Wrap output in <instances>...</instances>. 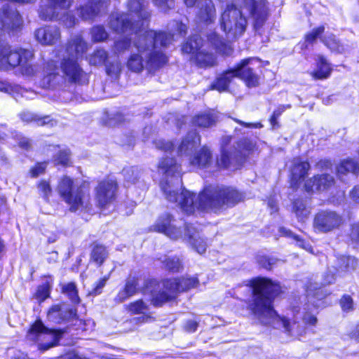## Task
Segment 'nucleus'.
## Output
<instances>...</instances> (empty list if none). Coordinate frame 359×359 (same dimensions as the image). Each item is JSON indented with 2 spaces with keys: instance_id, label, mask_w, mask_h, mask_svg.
I'll list each match as a JSON object with an SVG mask.
<instances>
[{
  "instance_id": "1",
  "label": "nucleus",
  "mask_w": 359,
  "mask_h": 359,
  "mask_svg": "<svg viewBox=\"0 0 359 359\" xmlns=\"http://www.w3.org/2000/svg\"><path fill=\"white\" fill-rule=\"evenodd\" d=\"M158 169L165 173V179L161 182V188L167 200L177 203L187 214L194 212L196 209L220 212L228 208L234 206L241 201L243 196L231 187L210 186L197 196L187 190L183 189L178 194V187L181 184L180 166L172 158L162 160Z\"/></svg>"
},
{
  "instance_id": "2",
  "label": "nucleus",
  "mask_w": 359,
  "mask_h": 359,
  "mask_svg": "<svg viewBox=\"0 0 359 359\" xmlns=\"http://www.w3.org/2000/svg\"><path fill=\"white\" fill-rule=\"evenodd\" d=\"M172 39L170 34L154 30L145 31L143 34L134 37L132 47L137 53L132 50L127 62L128 68L137 73L144 69L149 72L156 71L167 62L163 49L171 43Z\"/></svg>"
},
{
  "instance_id": "3",
  "label": "nucleus",
  "mask_w": 359,
  "mask_h": 359,
  "mask_svg": "<svg viewBox=\"0 0 359 359\" xmlns=\"http://www.w3.org/2000/svg\"><path fill=\"white\" fill-rule=\"evenodd\" d=\"M253 20L254 29L258 31L265 23L268 15V6L265 0H236L227 4L222 13L219 22L221 29L229 39L241 36L248 26L247 16Z\"/></svg>"
},
{
  "instance_id": "4",
  "label": "nucleus",
  "mask_w": 359,
  "mask_h": 359,
  "mask_svg": "<svg viewBox=\"0 0 359 359\" xmlns=\"http://www.w3.org/2000/svg\"><path fill=\"white\" fill-rule=\"evenodd\" d=\"M252 299L249 304L250 309L264 324H271L278 319L285 331L294 334L296 323L292 324L285 318H280L273 307V301L282 292L278 283L266 278L259 277L251 280Z\"/></svg>"
},
{
  "instance_id": "5",
  "label": "nucleus",
  "mask_w": 359,
  "mask_h": 359,
  "mask_svg": "<svg viewBox=\"0 0 359 359\" xmlns=\"http://www.w3.org/2000/svg\"><path fill=\"white\" fill-rule=\"evenodd\" d=\"M87 48V43L80 35L72 36L68 41L62 55L60 68L65 79L69 83L79 85L88 83V75L79 63Z\"/></svg>"
},
{
  "instance_id": "6",
  "label": "nucleus",
  "mask_w": 359,
  "mask_h": 359,
  "mask_svg": "<svg viewBox=\"0 0 359 359\" xmlns=\"http://www.w3.org/2000/svg\"><path fill=\"white\" fill-rule=\"evenodd\" d=\"M57 191L62 200L69 206L70 211L76 212L90 208L88 183L83 182L81 184H78L69 177L64 176L58 182Z\"/></svg>"
},
{
  "instance_id": "7",
  "label": "nucleus",
  "mask_w": 359,
  "mask_h": 359,
  "mask_svg": "<svg viewBox=\"0 0 359 359\" xmlns=\"http://www.w3.org/2000/svg\"><path fill=\"white\" fill-rule=\"evenodd\" d=\"M33 53L23 48H11L6 43L0 50V69L6 71L19 67L21 73L27 76L34 75L37 71L36 65L32 63Z\"/></svg>"
},
{
  "instance_id": "8",
  "label": "nucleus",
  "mask_w": 359,
  "mask_h": 359,
  "mask_svg": "<svg viewBox=\"0 0 359 359\" xmlns=\"http://www.w3.org/2000/svg\"><path fill=\"white\" fill-rule=\"evenodd\" d=\"M255 61L254 58L242 60L234 69H229L219 75L212 84V89L224 91L227 89L231 79L234 77L241 78L248 87H255L259 83V77L249 65Z\"/></svg>"
},
{
  "instance_id": "9",
  "label": "nucleus",
  "mask_w": 359,
  "mask_h": 359,
  "mask_svg": "<svg viewBox=\"0 0 359 359\" xmlns=\"http://www.w3.org/2000/svg\"><path fill=\"white\" fill-rule=\"evenodd\" d=\"M73 0H47L46 5H41L39 11V18L43 20L61 21L67 28L74 27L78 20L67 13Z\"/></svg>"
},
{
  "instance_id": "10",
  "label": "nucleus",
  "mask_w": 359,
  "mask_h": 359,
  "mask_svg": "<svg viewBox=\"0 0 359 359\" xmlns=\"http://www.w3.org/2000/svg\"><path fill=\"white\" fill-rule=\"evenodd\" d=\"M112 13L109 18V27L116 33L126 34H143V31L148 26V20H142L137 17L134 13Z\"/></svg>"
},
{
  "instance_id": "11",
  "label": "nucleus",
  "mask_w": 359,
  "mask_h": 359,
  "mask_svg": "<svg viewBox=\"0 0 359 359\" xmlns=\"http://www.w3.org/2000/svg\"><path fill=\"white\" fill-rule=\"evenodd\" d=\"M230 140V137H225L222 140L221 156L217 160V163L219 167L229 168L242 163L247 152L252 149L254 147L250 140L243 139L237 142L236 147L227 148L225 145H227Z\"/></svg>"
},
{
  "instance_id": "12",
  "label": "nucleus",
  "mask_w": 359,
  "mask_h": 359,
  "mask_svg": "<svg viewBox=\"0 0 359 359\" xmlns=\"http://www.w3.org/2000/svg\"><path fill=\"white\" fill-rule=\"evenodd\" d=\"M62 334V332L61 330H50L46 327L39 320L31 326L27 332V338L32 341H46V343L39 344L40 350L46 351L57 344Z\"/></svg>"
},
{
  "instance_id": "13",
  "label": "nucleus",
  "mask_w": 359,
  "mask_h": 359,
  "mask_svg": "<svg viewBox=\"0 0 359 359\" xmlns=\"http://www.w3.org/2000/svg\"><path fill=\"white\" fill-rule=\"evenodd\" d=\"M342 216L332 210H322L314 216L313 228L315 232L326 233L334 231L343 224Z\"/></svg>"
},
{
  "instance_id": "14",
  "label": "nucleus",
  "mask_w": 359,
  "mask_h": 359,
  "mask_svg": "<svg viewBox=\"0 0 359 359\" xmlns=\"http://www.w3.org/2000/svg\"><path fill=\"white\" fill-rule=\"evenodd\" d=\"M0 23L4 29L14 32L22 26V19L16 8L6 4L0 9Z\"/></svg>"
},
{
  "instance_id": "15",
  "label": "nucleus",
  "mask_w": 359,
  "mask_h": 359,
  "mask_svg": "<svg viewBox=\"0 0 359 359\" xmlns=\"http://www.w3.org/2000/svg\"><path fill=\"white\" fill-rule=\"evenodd\" d=\"M175 222L171 215L165 213L157 219L154 229L156 231L163 233L170 239L177 240L182 237V232Z\"/></svg>"
},
{
  "instance_id": "16",
  "label": "nucleus",
  "mask_w": 359,
  "mask_h": 359,
  "mask_svg": "<svg viewBox=\"0 0 359 359\" xmlns=\"http://www.w3.org/2000/svg\"><path fill=\"white\" fill-rule=\"evenodd\" d=\"M107 6V0H88L77 8V13L83 20H92Z\"/></svg>"
},
{
  "instance_id": "17",
  "label": "nucleus",
  "mask_w": 359,
  "mask_h": 359,
  "mask_svg": "<svg viewBox=\"0 0 359 359\" xmlns=\"http://www.w3.org/2000/svg\"><path fill=\"white\" fill-rule=\"evenodd\" d=\"M117 184L113 180H106L99 183L96 188V200L100 207L111 203L115 198Z\"/></svg>"
},
{
  "instance_id": "18",
  "label": "nucleus",
  "mask_w": 359,
  "mask_h": 359,
  "mask_svg": "<svg viewBox=\"0 0 359 359\" xmlns=\"http://www.w3.org/2000/svg\"><path fill=\"white\" fill-rule=\"evenodd\" d=\"M309 169L310 165L307 161H302L299 158H294L290 167L291 187L297 189L307 175Z\"/></svg>"
},
{
  "instance_id": "19",
  "label": "nucleus",
  "mask_w": 359,
  "mask_h": 359,
  "mask_svg": "<svg viewBox=\"0 0 359 359\" xmlns=\"http://www.w3.org/2000/svg\"><path fill=\"white\" fill-rule=\"evenodd\" d=\"M76 316V309L65 304L54 305L48 312V320L55 323L68 321Z\"/></svg>"
},
{
  "instance_id": "20",
  "label": "nucleus",
  "mask_w": 359,
  "mask_h": 359,
  "mask_svg": "<svg viewBox=\"0 0 359 359\" xmlns=\"http://www.w3.org/2000/svg\"><path fill=\"white\" fill-rule=\"evenodd\" d=\"M196 18L205 24L213 23L216 19V8L212 0H199L196 5Z\"/></svg>"
},
{
  "instance_id": "21",
  "label": "nucleus",
  "mask_w": 359,
  "mask_h": 359,
  "mask_svg": "<svg viewBox=\"0 0 359 359\" xmlns=\"http://www.w3.org/2000/svg\"><path fill=\"white\" fill-rule=\"evenodd\" d=\"M36 41L42 45H53L60 39V29L56 26L40 27L34 33Z\"/></svg>"
},
{
  "instance_id": "22",
  "label": "nucleus",
  "mask_w": 359,
  "mask_h": 359,
  "mask_svg": "<svg viewBox=\"0 0 359 359\" xmlns=\"http://www.w3.org/2000/svg\"><path fill=\"white\" fill-rule=\"evenodd\" d=\"M334 183V177L328 174L318 175L307 180L304 184L307 192L324 191L330 188Z\"/></svg>"
},
{
  "instance_id": "23",
  "label": "nucleus",
  "mask_w": 359,
  "mask_h": 359,
  "mask_svg": "<svg viewBox=\"0 0 359 359\" xmlns=\"http://www.w3.org/2000/svg\"><path fill=\"white\" fill-rule=\"evenodd\" d=\"M201 144V137L196 131L189 132L180 144L177 153L182 156H192L196 149Z\"/></svg>"
},
{
  "instance_id": "24",
  "label": "nucleus",
  "mask_w": 359,
  "mask_h": 359,
  "mask_svg": "<svg viewBox=\"0 0 359 359\" xmlns=\"http://www.w3.org/2000/svg\"><path fill=\"white\" fill-rule=\"evenodd\" d=\"M198 284V280L196 277L169 279L163 282L165 287L175 294L195 287Z\"/></svg>"
},
{
  "instance_id": "25",
  "label": "nucleus",
  "mask_w": 359,
  "mask_h": 359,
  "mask_svg": "<svg viewBox=\"0 0 359 359\" xmlns=\"http://www.w3.org/2000/svg\"><path fill=\"white\" fill-rule=\"evenodd\" d=\"M184 238L189 239V243L199 254H203L207 248L206 242L201 238L196 228L192 225H187L185 227Z\"/></svg>"
},
{
  "instance_id": "26",
  "label": "nucleus",
  "mask_w": 359,
  "mask_h": 359,
  "mask_svg": "<svg viewBox=\"0 0 359 359\" xmlns=\"http://www.w3.org/2000/svg\"><path fill=\"white\" fill-rule=\"evenodd\" d=\"M212 159L211 151L208 147H203L200 151L195 152L194 156L189 158V163L193 166L205 168L211 164Z\"/></svg>"
},
{
  "instance_id": "27",
  "label": "nucleus",
  "mask_w": 359,
  "mask_h": 359,
  "mask_svg": "<svg viewBox=\"0 0 359 359\" xmlns=\"http://www.w3.org/2000/svg\"><path fill=\"white\" fill-rule=\"evenodd\" d=\"M330 64L323 55H318L316 59V68L311 72V75L315 80H323L327 79L332 72Z\"/></svg>"
},
{
  "instance_id": "28",
  "label": "nucleus",
  "mask_w": 359,
  "mask_h": 359,
  "mask_svg": "<svg viewBox=\"0 0 359 359\" xmlns=\"http://www.w3.org/2000/svg\"><path fill=\"white\" fill-rule=\"evenodd\" d=\"M357 266L358 262L354 257L342 256L337 259L336 266H333V268L337 276H342L346 273L354 271Z\"/></svg>"
},
{
  "instance_id": "29",
  "label": "nucleus",
  "mask_w": 359,
  "mask_h": 359,
  "mask_svg": "<svg viewBox=\"0 0 359 359\" xmlns=\"http://www.w3.org/2000/svg\"><path fill=\"white\" fill-rule=\"evenodd\" d=\"M148 3L144 0H130L128 4V11L134 13L142 20H149L151 13L148 10Z\"/></svg>"
},
{
  "instance_id": "30",
  "label": "nucleus",
  "mask_w": 359,
  "mask_h": 359,
  "mask_svg": "<svg viewBox=\"0 0 359 359\" xmlns=\"http://www.w3.org/2000/svg\"><path fill=\"white\" fill-rule=\"evenodd\" d=\"M338 177L344 180V177L351 173L357 175L359 172V164L351 158L342 161L337 168Z\"/></svg>"
},
{
  "instance_id": "31",
  "label": "nucleus",
  "mask_w": 359,
  "mask_h": 359,
  "mask_svg": "<svg viewBox=\"0 0 359 359\" xmlns=\"http://www.w3.org/2000/svg\"><path fill=\"white\" fill-rule=\"evenodd\" d=\"M192 60L201 68L210 67L215 65L216 58L215 55L207 51L204 48L198 51Z\"/></svg>"
},
{
  "instance_id": "32",
  "label": "nucleus",
  "mask_w": 359,
  "mask_h": 359,
  "mask_svg": "<svg viewBox=\"0 0 359 359\" xmlns=\"http://www.w3.org/2000/svg\"><path fill=\"white\" fill-rule=\"evenodd\" d=\"M203 48L201 37L198 34H194L182 46V50L185 53L191 54L192 57H194L196 53Z\"/></svg>"
},
{
  "instance_id": "33",
  "label": "nucleus",
  "mask_w": 359,
  "mask_h": 359,
  "mask_svg": "<svg viewBox=\"0 0 359 359\" xmlns=\"http://www.w3.org/2000/svg\"><path fill=\"white\" fill-rule=\"evenodd\" d=\"M217 120V114L213 111H208L200 114L193 118V123L203 128H208L214 126Z\"/></svg>"
},
{
  "instance_id": "34",
  "label": "nucleus",
  "mask_w": 359,
  "mask_h": 359,
  "mask_svg": "<svg viewBox=\"0 0 359 359\" xmlns=\"http://www.w3.org/2000/svg\"><path fill=\"white\" fill-rule=\"evenodd\" d=\"M320 41L331 51L337 53L344 52V46L333 34H327L320 38Z\"/></svg>"
},
{
  "instance_id": "35",
  "label": "nucleus",
  "mask_w": 359,
  "mask_h": 359,
  "mask_svg": "<svg viewBox=\"0 0 359 359\" xmlns=\"http://www.w3.org/2000/svg\"><path fill=\"white\" fill-rule=\"evenodd\" d=\"M108 58V53L103 48H97L87 57L89 64L94 66H99L105 64Z\"/></svg>"
},
{
  "instance_id": "36",
  "label": "nucleus",
  "mask_w": 359,
  "mask_h": 359,
  "mask_svg": "<svg viewBox=\"0 0 359 359\" xmlns=\"http://www.w3.org/2000/svg\"><path fill=\"white\" fill-rule=\"evenodd\" d=\"M20 118L22 121L27 123L35 122L38 126H44L49 123L53 125V120L50 118V116H46L43 117H39L37 115L29 111H24L21 113Z\"/></svg>"
},
{
  "instance_id": "37",
  "label": "nucleus",
  "mask_w": 359,
  "mask_h": 359,
  "mask_svg": "<svg viewBox=\"0 0 359 359\" xmlns=\"http://www.w3.org/2000/svg\"><path fill=\"white\" fill-rule=\"evenodd\" d=\"M91 259L100 266L108 257V252L104 245L95 244L90 254Z\"/></svg>"
},
{
  "instance_id": "38",
  "label": "nucleus",
  "mask_w": 359,
  "mask_h": 359,
  "mask_svg": "<svg viewBox=\"0 0 359 359\" xmlns=\"http://www.w3.org/2000/svg\"><path fill=\"white\" fill-rule=\"evenodd\" d=\"M163 287H165L163 285ZM165 290L158 294H153L151 302L156 306H160L163 303L175 297V292H172L169 289L164 287Z\"/></svg>"
},
{
  "instance_id": "39",
  "label": "nucleus",
  "mask_w": 359,
  "mask_h": 359,
  "mask_svg": "<svg viewBox=\"0 0 359 359\" xmlns=\"http://www.w3.org/2000/svg\"><path fill=\"white\" fill-rule=\"evenodd\" d=\"M62 292L66 294L72 302L79 304L80 298L78 294V290L74 283L71 282L62 285Z\"/></svg>"
},
{
  "instance_id": "40",
  "label": "nucleus",
  "mask_w": 359,
  "mask_h": 359,
  "mask_svg": "<svg viewBox=\"0 0 359 359\" xmlns=\"http://www.w3.org/2000/svg\"><path fill=\"white\" fill-rule=\"evenodd\" d=\"M325 31L324 26L313 29L310 32L307 33L304 36V42L302 44V48H307L309 44H313L318 38H321L322 34Z\"/></svg>"
},
{
  "instance_id": "41",
  "label": "nucleus",
  "mask_w": 359,
  "mask_h": 359,
  "mask_svg": "<svg viewBox=\"0 0 359 359\" xmlns=\"http://www.w3.org/2000/svg\"><path fill=\"white\" fill-rule=\"evenodd\" d=\"M279 232L284 236L293 238L296 241L297 245L298 246L306 250V251L312 252V247L309 243L301 239L298 236L294 234L290 230L287 229L285 227H280L279 229Z\"/></svg>"
},
{
  "instance_id": "42",
  "label": "nucleus",
  "mask_w": 359,
  "mask_h": 359,
  "mask_svg": "<svg viewBox=\"0 0 359 359\" xmlns=\"http://www.w3.org/2000/svg\"><path fill=\"white\" fill-rule=\"evenodd\" d=\"M162 263L167 270L173 273L179 272L183 267L181 260L177 257H165Z\"/></svg>"
},
{
  "instance_id": "43",
  "label": "nucleus",
  "mask_w": 359,
  "mask_h": 359,
  "mask_svg": "<svg viewBox=\"0 0 359 359\" xmlns=\"http://www.w3.org/2000/svg\"><path fill=\"white\" fill-rule=\"evenodd\" d=\"M91 39L93 42H102L107 40L109 34L102 25L94 26L90 29Z\"/></svg>"
},
{
  "instance_id": "44",
  "label": "nucleus",
  "mask_w": 359,
  "mask_h": 359,
  "mask_svg": "<svg viewBox=\"0 0 359 359\" xmlns=\"http://www.w3.org/2000/svg\"><path fill=\"white\" fill-rule=\"evenodd\" d=\"M123 175L128 184H135L140 177V170L136 167L124 168Z\"/></svg>"
},
{
  "instance_id": "45",
  "label": "nucleus",
  "mask_w": 359,
  "mask_h": 359,
  "mask_svg": "<svg viewBox=\"0 0 359 359\" xmlns=\"http://www.w3.org/2000/svg\"><path fill=\"white\" fill-rule=\"evenodd\" d=\"M293 210L299 220H304L309 214V210L306 208L304 201L302 199H297L294 202Z\"/></svg>"
},
{
  "instance_id": "46",
  "label": "nucleus",
  "mask_w": 359,
  "mask_h": 359,
  "mask_svg": "<svg viewBox=\"0 0 359 359\" xmlns=\"http://www.w3.org/2000/svg\"><path fill=\"white\" fill-rule=\"evenodd\" d=\"M60 76L57 73L55 72V69H50V72L47 73L41 80V86L43 88H51L55 86Z\"/></svg>"
},
{
  "instance_id": "47",
  "label": "nucleus",
  "mask_w": 359,
  "mask_h": 359,
  "mask_svg": "<svg viewBox=\"0 0 359 359\" xmlns=\"http://www.w3.org/2000/svg\"><path fill=\"white\" fill-rule=\"evenodd\" d=\"M279 260L274 257H270L264 255H258L257 257V263L263 268L270 270Z\"/></svg>"
},
{
  "instance_id": "48",
  "label": "nucleus",
  "mask_w": 359,
  "mask_h": 359,
  "mask_svg": "<svg viewBox=\"0 0 359 359\" xmlns=\"http://www.w3.org/2000/svg\"><path fill=\"white\" fill-rule=\"evenodd\" d=\"M56 164L67 166L70 163V151L69 149H62L55 156Z\"/></svg>"
},
{
  "instance_id": "49",
  "label": "nucleus",
  "mask_w": 359,
  "mask_h": 359,
  "mask_svg": "<svg viewBox=\"0 0 359 359\" xmlns=\"http://www.w3.org/2000/svg\"><path fill=\"white\" fill-rule=\"evenodd\" d=\"M131 47V39L123 37L114 43V51L116 53H123Z\"/></svg>"
},
{
  "instance_id": "50",
  "label": "nucleus",
  "mask_w": 359,
  "mask_h": 359,
  "mask_svg": "<svg viewBox=\"0 0 359 359\" xmlns=\"http://www.w3.org/2000/svg\"><path fill=\"white\" fill-rule=\"evenodd\" d=\"M152 2L155 6L164 13L172 9L175 6L174 0H152Z\"/></svg>"
},
{
  "instance_id": "51",
  "label": "nucleus",
  "mask_w": 359,
  "mask_h": 359,
  "mask_svg": "<svg viewBox=\"0 0 359 359\" xmlns=\"http://www.w3.org/2000/svg\"><path fill=\"white\" fill-rule=\"evenodd\" d=\"M128 308L129 311L133 313H144L147 310V306L142 300L130 303Z\"/></svg>"
},
{
  "instance_id": "52",
  "label": "nucleus",
  "mask_w": 359,
  "mask_h": 359,
  "mask_svg": "<svg viewBox=\"0 0 359 359\" xmlns=\"http://www.w3.org/2000/svg\"><path fill=\"white\" fill-rule=\"evenodd\" d=\"M208 39L209 42L219 51L222 50V47L225 45V41L223 38L215 32L210 34L208 36Z\"/></svg>"
},
{
  "instance_id": "53",
  "label": "nucleus",
  "mask_w": 359,
  "mask_h": 359,
  "mask_svg": "<svg viewBox=\"0 0 359 359\" xmlns=\"http://www.w3.org/2000/svg\"><path fill=\"white\" fill-rule=\"evenodd\" d=\"M156 149L164 151H169L172 149L173 144L170 141H165L163 139H158L154 142Z\"/></svg>"
},
{
  "instance_id": "54",
  "label": "nucleus",
  "mask_w": 359,
  "mask_h": 359,
  "mask_svg": "<svg viewBox=\"0 0 359 359\" xmlns=\"http://www.w3.org/2000/svg\"><path fill=\"white\" fill-rule=\"evenodd\" d=\"M341 306L344 311L348 312L353 310V303L352 298L348 295H344L340 301Z\"/></svg>"
},
{
  "instance_id": "55",
  "label": "nucleus",
  "mask_w": 359,
  "mask_h": 359,
  "mask_svg": "<svg viewBox=\"0 0 359 359\" xmlns=\"http://www.w3.org/2000/svg\"><path fill=\"white\" fill-rule=\"evenodd\" d=\"M337 275V273L334 270L333 266L332 268H328L327 271L324 275L323 284L328 285L333 283L335 281Z\"/></svg>"
},
{
  "instance_id": "56",
  "label": "nucleus",
  "mask_w": 359,
  "mask_h": 359,
  "mask_svg": "<svg viewBox=\"0 0 359 359\" xmlns=\"http://www.w3.org/2000/svg\"><path fill=\"white\" fill-rule=\"evenodd\" d=\"M137 280L135 278H128L126 281L124 289L131 295L135 294L137 291Z\"/></svg>"
},
{
  "instance_id": "57",
  "label": "nucleus",
  "mask_w": 359,
  "mask_h": 359,
  "mask_svg": "<svg viewBox=\"0 0 359 359\" xmlns=\"http://www.w3.org/2000/svg\"><path fill=\"white\" fill-rule=\"evenodd\" d=\"M38 188L43 195V197L45 199H48L52 191L50 184L46 181H42L39 183Z\"/></svg>"
},
{
  "instance_id": "58",
  "label": "nucleus",
  "mask_w": 359,
  "mask_h": 359,
  "mask_svg": "<svg viewBox=\"0 0 359 359\" xmlns=\"http://www.w3.org/2000/svg\"><path fill=\"white\" fill-rule=\"evenodd\" d=\"M108 75L116 76L121 72V64L118 62L106 66Z\"/></svg>"
},
{
  "instance_id": "59",
  "label": "nucleus",
  "mask_w": 359,
  "mask_h": 359,
  "mask_svg": "<svg viewBox=\"0 0 359 359\" xmlns=\"http://www.w3.org/2000/svg\"><path fill=\"white\" fill-rule=\"evenodd\" d=\"M107 278L104 277L101 278L97 283L95 287L89 292L90 295L96 296L102 292V290L106 284Z\"/></svg>"
},
{
  "instance_id": "60",
  "label": "nucleus",
  "mask_w": 359,
  "mask_h": 359,
  "mask_svg": "<svg viewBox=\"0 0 359 359\" xmlns=\"http://www.w3.org/2000/svg\"><path fill=\"white\" fill-rule=\"evenodd\" d=\"M35 296L39 301L45 300L49 296L48 288L45 285L39 286L36 290Z\"/></svg>"
},
{
  "instance_id": "61",
  "label": "nucleus",
  "mask_w": 359,
  "mask_h": 359,
  "mask_svg": "<svg viewBox=\"0 0 359 359\" xmlns=\"http://www.w3.org/2000/svg\"><path fill=\"white\" fill-rule=\"evenodd\" d=\"M46 162L37 163L30 171L32 176L36 177L43 174L46 170Z\"/></svg>"
},
{
  "instance_id": "62",
  "label": "nucleus",
  "mask_w": 359,
  "mask_h": 359,
  "mask_svg": "<svg viewBox=\"0 0 359 359\" xmlns=\"http://www.w3.org/2000/svg\"><path fill=\"white\" fill-rule=\"evenodd\" d=\"M350 237L353 242L359 243V222L352 226Z\"/></svg>"
},
{
  "instance_id": "63",
  "label": "nucleus",
  "mask_w": 359,
  "mask_h": 359,
  "mask_svg": "<svg viewBox=\"0 0 359 359\" xmlns=\"http://www.w3.org/2000/svg\"><path fill=\"white\" fill-rule=\"evenodd\" d=\"M320 288H318L316 286L313 285L311 284L306 289L307 295L309 297L313 296L316 297L317 298H321V294H320Z\"/></svg>"
},
{
  "instance_id": "64",
  "label": "nucleus",
  "mask_w": 359,
  "mask_h": 359,
  "mask_svg": "<svg viewBox=\"0 0 359 359\" xmlns=\"http://www.w3.org/2000/svg\"><path fill=\"white\" fill-rule=\"evenodd\" d=\"M198 327V323L193 320H187L184 325V330L188 332H194Z\"/></svg>"
}]
</instances>
